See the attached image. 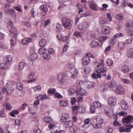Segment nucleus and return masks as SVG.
<instances>
[{
  "instance_id": "nucleus-15",
  "label": "nucleus",
  "mask_w": 133,
  "mask_h": 133,
  "mask_svg": "<svg viewBox=\"0 0 133 133\" xmlns=\"http://www.w3.org/2000/svg\"><path fill=\"white\" fill-rule=\"evenodd\" d=\"M120 104L122 109L126 110L128 109V104L124 101L122 100L120 102Z\"/></svg>"
},
{
  "instance_id": "nucleus-40",
  "label": "nucleus",
  "mask_w": 133,
  "mask_h": 133,
  "mask_svg": "<svg viewBox=\"0 0 133 133\" xmlns=\"http://www.w3.org/2000/svg\"><path fill=\"white\" fill-rule=\"evenodd\" d=\"M38 52L39 54L43 55L44 54L46 53V50L44 48H40L38 50Z\"/></svg>"
},
{
  "instance_id": "nucleus-32",
  "label": "nucleus",
  "mask_w": 133,
  "mask_h": 133,
  "mask_svg": "<svg viewBox=\"0 0 133 133\" xmlns=\"http://www.w3.org/2000/svg\"><path fill=\"white\" fill-rule=\"evenodd\" d=\"M54 26L55 27L56 31H59L61 29L62 27V25L59 23H57Z\"/></svg>"
},
{
  "instance_id": "nucleus-6",
  "label": "nucleus",
  "mask_w": 133,
  "mask_h": 133,
  "mask_svg": "<svg viewBox=\"0 0 133 133\" xmlns=\"http://www.w3.org/2000/svg\"><path fill=\"white\" fill-rule=\"evenodd\" d=\"M91 56L92 57L93 56L91 54H87L85 56L82 58V63L83 64L84 66H86L90 62V59L89 57Z\"/></svg>"
},
{
  "instance_id": "nucleus-11",
  "label": "nucleus",
  "mask_w": 133,
  "mask_h": 133,
  "mask_svg": "<svg viewBox=\"0 0 133 133\" xmlns=\"http://www.w3.org/2000/svg\"><path fill=\"white\" fill-rule=\"evenodd\" d=\"M8 5H6L5 6L6 8L5 9V13L6 14H9L11 15H14L15 14L14 10L10 8H7Z\"/></svg>"
},
{
  "instance_id": "nucleus-5",
  "label": "nucleus",
  "mask_w": 133,
  "mask_h": 133,
  "mask_svg": "<svg viewBox=\"0 0 133 133\" xmlns=\"http://www.w3.org/2000/svg\"><path fill=\"white\" fill-rule=\"evenodd\" d=\"M133 23L132 21L128 22L127 26L126 27V29L129 35L133 36V28L131 26Z\"/></svg>"
},
{
  "instance_id": "nucleus-29",
  "label": "nucleus",
  "mask_w": 133,
  "mask_h": 133,
  "mask_svg": "<svg viewBox=\"0 0 133 133\" xmlns=\"http://www.w3.org/2000/svg\"><path fill=\"white\" fill-rule=\"evenodd\" d=\"M24 87L23 84L21 83H18L16 85V88L19 91H22Z\"/></svg>"
},
{
  "instance_id": "nucleus-13",
  "label": "nucleus",
  "mask_w": 133,
  "mask_h": 133,
  "mask_svg": "<svg viewBox=\"0 0 133 133\" xmlns=\"http://www.w3.org/2000/svg\"><path fill=\"white\" fill-rule=\"evenodd\" d=\"M69 117L68 114L66 113H63L60 118V121L62 122H64L68 119Z\"/></svg>"
},
{
  "instance_id": "nucleus-51",
  "label": "nucleus",
  "mask_w": 133,
  "mask_h": 133,
  "mask_svg": "<svg viewBox=\"0 0 133 133\" xmlns=\"http://www.w3.org/2000/svg\"><path fill=\"white\" fill-rule=\"evenodd\" d=\"M54 96L55 97H56L58 98H62L63 96L59 93L56 92L55 93Z\"/></svg>"
},
{
  "instance_id": "nucleus-20",
  "label": "nucleus",
  "mask_w": 133,
  "mask_h": 133,
  "mask_svg": "<svg viewBox=\"0 0 133 133\" xmlns=\"http://www.w3.org/2000/svg\"><path fill=\"white\" fill-rule=\"evenodd\" d=\"M30 52L32 54L31 55L30 59L32 61H34L37 58V55L35 52H33L34 51H30Z\"/></svg>"
},
{
  "instance_id": "nucleus-56",
  "label": "nucleus",
  "mask_w": 133,
  "mask_h": 133,
  "mask_svg": "<svg viewBox=\"0 0 133 133\" xmlns=\"http://www.w3.org/2000/svg\"><path fill=\"white\" fill-rule=\"evenodd\" d=\"M56 91V89L53 88L50 89L48 92V94L49 93L51 94H54Z\"/></svg>"
},
{
  "instance_id": "nucleus-17",
  "label": "nucleus",
  "mask_w": 133,
  "mask_h": 133,
  "mask_svg": "<svg viewBox=\"0 0 133 133\" xmlns=\"http://www.w3.org/2000/svg\"><path fill=\"white\" fill-rule=\"evenodd\" d=\"M89 7L92 10H96L98 9L97 5L93 2H91L89 3Z\"/></svg>"
},
{
  "instance_id": "nucleus-34",
  "label": "nucleus",
  "mask_w": 133,
  "mask_h": 133,
  "mask_svg": "<svg viewBox=\"0 0 133 133\" xmlns=\"http://www.w3.org/2000/svg\"><path fill=\"white\" fill-rule=\"evenodd\" d=\"M59 104L61 106L64 107H66L68 105L67 102L63 100L60 101Z\"/></svg>"
},
{
  "instance_id": "nucleus-52",
  "label": "nucleus",
  "mask_w": 133,
  "mask_h": 133,
  "mask_svg": "<svg viewBox=\"0 0 133 133\" xmlns=\"http://www.w3.org/2000/svg\"><path fill=\"white\" fill-rule=\"evenodd\" d=\"M34 133H40V129L37 126L35 127L34 128Z\"/></svg>"
},
{
  "instance_id": "nucleus-43",
  "label": "nucleus",
  "mask_w": 133,
  "mask_h": 133,
  "mask_svg": "<svg viewBox=\"0 0 133 133\" xmlns=\"http://www.w3.org/2000/svg\"><path fill=\"white\" fill-rule=\"evenodd\" d=\"M108 37L107 36H102L99 39V42L102 43H103L104 41L107 40Z\"/></svg>"
},
{
  "instance_id": "nucleus-60",
  "label": "nucleus",
  "mask_w": 133,
  "mask_h": 133,
  "mask_svg": "<svg viewBox=\"0 0 133 133\" xmlns=\"http://www.w3.org/2000/svg\"><path fill=\"white\" fill-rule=\"evenodd\" d=\"M121 80L124 83L127 84H128L130 82L129 80L126 79L122 78L121 79Z\"/></svg>"
},
{
  "instance_id": "nucleus-58",
  "label": "nucleus",
  "mask_w": 133,
  "mask_h": 133,
  "mask_svg": "<svg viewBox=\"0 0 133 133\" xmlns=\"http://www.w3.org/2000/svg\"><path fill=\"white\" fill-rule=\"evenodd\" d=\"M4 106L6 107V109L7 110H10L11 108V106L10 104L9 103L4 104Z\"/></svg>"
},
{
  "instance_id": "nucleus-2",
  "label": "nucleus",
  "mask_w": 133,
  "mask_h": 133,
  "mask_svg": "<svg viewBox=\"0 0 133 133\" xmlns=\"http://www.w3.org/2000/svg\"><path fill=\"white\" fill-rule=\"evenodd\" d=\"M86 92L85 90L81 87L77 89V97L78 99V103H80L83 101L82 96L85 95Z\"/></svg>"
},
{
  "instance_id": "nucleus-53",
  "label": "nucleus",
  "mask_w": 133,
  "mask_h": 133,
  "mask_svg": "<svg viewBox=\"0 0 133 133\" xmlns=\"http://www.w3.org/2000/svg\"><path fill=\"white\" fill-rule=\"evenodd\" d=\"M35 91H38L41 89V88L40 86L38 85L33 88Z\"/></svg>"
},
{
  "instance_id": "nucleus-16",
  "label": "nucleus",
  "mask_w": 133,
  "mask_h": 133,
  "mask_svg": "<svg viewBox=\"0 0 133 133\" xmlns=\"http://www.w3.org/2000/svg\"><path fill=\"white\" fill-rule=\"evenodd\" d=\"M133 120V116L131 115L127 116L122 119V121L124 123H126Z\"/></svg>"
},
{
  "instance_id": "nucleus-8",
  "label": "nucleus",
  "mask_w": 133,
  "mask_h": 133,
  "mask_svg": "<svg viewBox=\"0 0 133 133\" xmlns=\"http://www.w3.org/2000/svg\"><path fill=\"white\" fill-rule=\"evenodd\" d=\"M3 92L6 93L7 94L9 95L11 94L14 91L13 87H9L5 86L3 90Z\"/></svg>"
},
{
  "instance_id": "nucleus-38",
  "label": "nucleus",
  "mask_w": 133,
  "mask_h": 133,
  "mask_svg": "<svg viewBox=\"0 0 133 133\" xmlns=\"http://www.w3.org/2000/svg\"><path fill=\"white\" fill-rule=\"evenodd\" d=\"M93 105L96 108H99L102 107L103 105L99 102L96 101L93 103Z\"/></svg>"
},
{
  "instance_id": "nucleus-61",
  "label": "nucleus",
  "mask_w": 133,
  "mask_h": 133,
  "mask_svg": "<svg viewBox=\"0 0 133 133\" xmlns=\"http://www.w3.org/2000/svg\"><path fill=\"white\" fill-rule=\"evenodd\" d=\"M22 7L21 5H20L19 6H16L15 8V9L17 11L22 13Z\"/></svg>"
},
{
  "instance_id": "nucleus-7",
  "label": "nucleus",
  "mask_w": 133,
  "mask_h": 133,
  "mask_svg": "<svg viewBox=\"0 0 133 133\" xmlns=\"http://www.w3.org/2000/svg\"><path fill=\"white\" fill-rule=\"evenodd\" d=\"M89 27L88 23L86 21H83L79 24L78 29L81 30L87 29Z\"/></svg>"
},
{
  "instance_id": "nucleus-26",
  "label": "nucleus",
  "mask_w": 133,
  "mask_h": 133,
  "mask_svg": "<svg viewBox=\"0 0 133 133\" xmlns=\"http://www.w3.org/2000/svg\"><path fill=\"white\" fill-rule=\"evenodd\" d=\"M73 123L72 121H68L65 122L64 125L66 128L70 127L73 125Z\"/></svg>"
},
{
  "instance_id": "nucleus-49",
  "label": "nucleus",
  "mask_w": 133,
  "mask_h": 133,
  "mask_svg": "<svg viewBox=\"0 0 133 133\" xmlns=\"http://www.w3.org/2000/svg\"><path fill=\"white\" fill-rule=\"evenodd\" d=\"M69 94L70 95L73 96L75 93V90L73 89L70 88L68 90Z\"/></svg>"
},
{
  "instance_id": "nucleus-1",
  "label": "nucleus",
  "mask_w": 133,
  "mask_h": 133,
  "mask_svg": "<svg viewBox=\"0 0 133 133\" xmlns=\"http://www.w3.org/2000/svg\"><path fill=\"white\" fill-rule=\"evenodd\" d=\"M104 62L102 59L96 61L93 63L94 65H96L95 67L96 72L97 74L93 73L92 75V77L96 79L98 78H101L102 73H104L107 71V69L104 67Z\"/></svg>"
},
{
  "instance_id": "nucleus-47",
  "label": "nucleus",
  "mask_w": 133,
  "mask_h": 133,
  "mask_svg": "<svg viewBox=\"0 0 133 133\" xmlns=\"http://www.w3.org/2000/svg\"><path fill=\"white\" fill-rule=\"evenodd\" d=\"M124 36V35L123 33H119L114 35L113 36V37L114 38H116L118 37H123Z\"/></svg>"
},
{
  "instance_id": "nucleus-50",
  "label": "nucleus",
  "mask_w": 133,
  "mask_h": 133,
  "mask_svg": "<svg viewBox=\"0 0 133 133\" xmlns=\"http://www.w3.org/2000/svg\"><path fill=\"white\" fill-rule=\"evenodd\" d=\"M50 58V55L46 52L43 55V59L46 60H49Z\"/></svg>"
},
{
  "instance_id": "nucleus-55",
  "label": "nucleus",
  "mask_w": 133,
  "mask_h": 133,
  "mask_svg": "<svg viewBox=\"0 0 133 133\" xmlns=\"http://www.w3.org/2000/svg\"><path fill=\"white\" fill-rule=\"evenodd\" d=\"M116 38H114L113 36L110 42V44L112 45H114L116 43Z\"/></svg>"
},
{
  "instance_id": "nucleus-46",
  "label": "nucleus",
  "mask_w": 133,
  "mask_h": 133,
  "mask_svg": "<svg viewBox=\"0 0 133 133\" xmlns=\"http://www.w3.org/2000/svg\"><path fill=\"white\" fill-rule=\"evenodd\" d=\"M26 65L25 63L24 62H21L19 63L18 66L19 69L21 70Z\"/></svg>"
},
{
  "instance_id": "nucleus-14",
  "label": "nucleus",
  "mask_w": 133,
  "mask_h": 133,
  "mask_svg": "<svg viewBox=\"0 0 133 133\" xmlns=\"http://www.w3.org/2000/svg\"><path fill=\"white\" fill-rule=\"evenodd\" d=\"M60 81L61 83L67 82L68 79V77L66 74H62Z\"/></svg>"
},
{
  "instance_id": "nucleus-18",
  "label": "nucleus",
  "mask_w": 133,
  "mask_h": 133,
  "mask_svg": "<svg viewBox=\"0 0 133 133\" xmlns=\"http://www.w3.org/2000/svg\"><path fill=\"white\" fill-rule=\"evenodd\" d=\"M4 61L6 64H9L12 62V57L10 55H7L4 58Z\"/></svg>"
},
{
  "instance_id": "nucleus-4",
  "label": "nucleus",
  "mask_w": 133,
  "mask_h": 133,
  "mask_svg": "<svg viewBox=\"0 0 133 133\" xmlns=\"http://www.w3.org/2000/svg\"><path fill=\"white\" fill-rule=\"evenodd\" d=\"M72 23L73 22L71 19L67 18L64 19L62 22L63 26L68 29L71 28Z\"/></svg>"
},
{
  "instance_id": "nucleus-9",
  "label": "nucleus",
  "mask_w": 133,
  "mask_h": 133,
  "mask_svg": "<svg viewBox=\"0 0 133 133\" xmlns=\"http://www.w3.org/2000/svg\"><path fill=\"white\" fill-rule=\"evenodd\" d=\"M116 99L114 96L110 97L108 100V103L110 106L114 105L116 104Z\"/></svg>"
},
{
  "instance_id": "nucleus-62",
  "label": "nucleus",
  "mask_w": 133,
  "mask_h": 133,
  "mask_svg": "<svg viewBox=\"0 0 133 133\" xmlns=\"http://www.w3.org/2000/svg\"><path fill=\"white\" fill-rule=\"evenodd\" d=\"M95 107L93 106H91L90 108V112L91 113H94L96 111V109Z\"/></svg>"
},
{
  "instance_id": "nucleus-31",
  "label": "nucleus",
  "mask_w": 133,
  "mask_h": 133,
  "mask_svg": "<svg viewBox=\"0 0 133 133\" xmlns=\"http://www.w3.org/2000/svg\"><path fill=\"white\" fill-rule=\"evenodd\" d=\"M40 9L44 11V13H42V15L43 16L45 15L48 11V9L44 5H41L40 7Z\"/></svg>"
},
{
  "instance_id": "nucleus-30",
  "label": "nucleus",
  "mask_w": 133,
  "mask_h": 133,
  "mask_svg": "<svg viewBox=\"0 0 133 133\" xmlns=\"http://www.w3.org/2000/svg\"><path fill=\"white\" fill-rule=\"evenodd\" d=\"M115 18L117 19L120 21H122L124 19V17L122 14H117L115 16Z\"/></svg>"
},
{
  "instance_id": "nucleus-33",
  "label": "nucleus",
  "mask_w": 133,
  "mask_h": 133,
  "mask_svg": "<svg viewBox=\"0 0 133 133\" xmlns=\"http://www.w3.org/2000/svg\"><path fill=\"white\" fill-rule=\"evenodd\" d=\"M125 125L126 126L128 127V128H126L125 130L126 132H130L131 131V128L133 127V125H131L129 123H127Z\"/></svg>"
},
{
  "instance_id": "nucleus-36",
  "label": "nucleus",
  "mask_w": 133,
  "mask_h": 133,
  "mask_svg": "<svg viewBox=\"0 0 133 133\" xmlns=\"http://www.w3.org/2000/svg\"><path fill=\"white\" fill-rule=\"evenodd\" d=\"M101 87V89L103 92L107 90L108 88V85L107 84H102Z\"/></svg>"
},
{
  "instance_id": "nucleus-25",
  "label": "nucleus",
  "mask_w": 133,
  "mask_h": 133,
  "mask_svg": "<svg viewBox=\"0 0 133 133\" xmlns=\"http://www.w3.org/2000/svg\"><path fill=\"white\" fill-rule=\"evenodd\" d=\"M10 32L11 35L14 34V35L16 36L17 33L16 29L13 27H11L10 29Z\"/></svg>"
},
{
  "instance_id": "nucleus-22",
  "label": "nucleus",
  "mask_w": 133,
  "mask_h": 133,
  "mask_svg": "<svg viewBox=\"0 0 133 133\" xmlns=\"http://www.w3.org/2000/svg\"><path fill=\"white\" fill-rule=\"evenodd\" d=\"M127 54L128 57L130 58H133V49H128L127 51Z\"/></svg>"
},
{
  "instance_id": "nucleus-23",
  "label": "nucleus",
  "mask_w": 133,
  "mask_h": 133,
  "mask_svg": "<svg viewBox=\"0 0 133 133\" xmlns=\"http://www.w3.org/2000/svg\"><path fill=\"white\" fill-rule=\"evenodd\" d=\"M38 98L40 99V100L43 101L45 99H48L49 98V97L47 96L46 94L44 95H40L36 98V99H38Z\"/></svg>"
},
{
  "instance_id": "nucleus-37",
  "label": "nucleus",
  "mask_w": 133,
  "mask_h": 133,
  "mask_svg": "<svg viewBox=\"0 0 133 133\" xmlns=\"http://www.w3.org/2000/svg\"><path fill=\"white\" fill-rule=\"evenodd\" d=\"M17 39L16 36L13 35V37L10 40V43L12 46L14 45L16 43Z\"/></svg>"
},
{
  "instance_id": "nucleus-57",
  "label": "nucleus",
  "mask_w": 133,
  "mask_h": 133,
  "mask_svg": "<svg viewBox=\"0 0 133 133\" xmlns=\"http://www.w3.org/2000/svg\"><path fill=\"white\" fill-rule=\"evenodd\" d=\"M107 85L109 88H112L115 87L116 85V84L115 83H109Z\"/></svg>"
},
{
  "instance_id": "nucleus-35",
  "label": "nucleus",
  "mask_w": 133,
  "mask_h": 133,
  "mask_svg": "<svg viewBox=\"0 0 133 133\" xmlns=\"http://www.w3.org/2000/svg\"><path fill=\"white\" fill-rule=\"evenodd\" d=\"M99 21L100 24H104L107 23V19L105 18L101 17L99 18Z\"/></svg>"
},
{
  "instance_id": "nucleus-24",
  "label": "nucleus",
  "mask_w": 133,
  "mask_h": 133,
  "mask_svg": "<svg viewBox=\"0 0 133 133\" xmlns=\"http://www.w3.org/2000/svg\"><path fill=\"white\" fill-rule=\"evenodd\" d=\"M43 119L45 122L48 123H51L52 121V118L48 116L44 117Z\"/></svg>"
},
{
  "instance_id": "nucleus-45",
  "label": "nucleus",
  "mask_w": 133,
  "mask_h": 133,
  "mask_svg": "<svg viewBox=\"0 0 133 133\" xmlns=\"http://www.w3.org/2000/svg\"><path fill=\"white\" fill-rule=\"evenodd\" d=\"M46 43V41L45 39H41L39 42V44L41 47L44 46Z\"/></svg>"
},
{
  "instance_id": "nucleus-21",
  "label": "nucleus",
  "mask_w": 133,
  "mask_h": 133,
  "mask_svg": "<svg viewBox=\"0 0 133 133\" xmlns=\"http://www.w3.org/2000/svg\"><path fill=\"white\" fill-rule=\"evenodd\" d=\"M77 128L75 125L70 127L69 130L70 133H75L77 130Z\"/></svg>"
},
{
  "instance_id": "nucleus-59",
  "label": "nucleus",
  "mask_w": 133,
  "mask_h": 133,
  "mask_svg": "<svg viewBox=\"0 0 133 133\" xmlns=\"http://www.w3.org/2000/svg\"><path fill=\"white\" fill-rule=\"evenodd\" d=\"M107 64L108 66H110L113 63V61L111 59H108L107 61Z\"/></svg>"
},
{
  "instance_id": "nucleus-10",
  "label": "nucleus",
  "mask_w": 133,
  "mask_h": 133,
  "mask_svg": "<svg viewBox=\"0 0 133 133\" xmlns=\"http://www.w3.org/2000/svg\"><path fill=\"white\" fill-rule=\"evenodd\" d=\"M125 90L121 85H119L116 88V92L117 94H122L125 92Z\"/></svg>"
},
{
  "instance_id": "nucleus-64",
  "label": "nucleus",
  "mask_w": 133,
  "mask_h": 133,
  "mask_svg": "<svg viewBox=\"0 0 133 133\" xmlns=\"http://www.w3.org/2000/svg\"><path fill=\"white\" fill-rule=\"evenodd\" d=\"M74 35L78 37H81V35L80 33L79 32H74Z\"/></svg>"
},
{
  "instance_id": "nucleus-44",
  "label": "nucleus",
  "mask_w": 133,
  "mask_h": 133,
  "mask_svg": "<svg viewBox=\"0 0 133 133\" xmlns=\"http://www.w3.org/2000/svg\"><path fill=\"white\" fill-rule=\"evenodd\" d=\"M90 121V119L88 118L85 120L84 122L85 124L83 125V127L85 128H87L89 127V125H88L89 122Z\"/></svg>"
},
{
  "instance_id": "nucleus-39",
  "label": "nucleus",
  "mask_w": 133,
  "mask_h": 133,
  "mask_svg": "<svg viewBox=\"0 0 133 133\" xmlns=\"http://www.w3.org/2000/svg\"><path fill=\"white\" fill-rule=\"evenodd\" d=\"M125 43L123 42H120L118 44V47L120 49H123L125 48Z\"/></svg>"
},
{
  "instance_id": "nucleus-28",
  "label": "nucleus",
  "mask_w": 133,
  "mask_h": 133,
  "mask_svg": "<svg viewBox=\"0 0 133 133\" xmlns=\"http://www.w3.org/2000/svg\"><path fill=\"white\" fill-rule=\"evenodd\" d=\"M99 43L95 41H92L90 44V46L92 48H96L99 45Z\"/></svg>"
},
{
  "instance_id": "nucleus-19",
  "label": "nucleus",
  "mask_w": 133,
  "mask_h": 133,
  "mask_svg": "<svg viewBox=\"0 0 133 133\" xmlns=\"http://www.w3.org/2000/svg\"><path fill=\"white\" fill-rule=\"evenodd\" d=\"M70 72L72 75L71 78H74L75 77L78 73L77 70L74 68L71 69Z\"/></svg>"
},
{
  "instance_id": "nucleus-27",
  "label": "nucleus",
  "mask_w": 133,
  "mask_h": 133,
  "mask_svg": "<svg viewBox=\"0 0 133 133\" xmlns=\"http://www.w3.org/2000/svg\"><path fill=\"white\" fill-rule=\"evenodd\" d=\"M32 41V39L30 38H26L23 39L22 42V44L24 45L27 44Z\"/></svg>"
},
{
  "instance_id": "nucleus-48",
  "label": "nucleus",
  "mask_w": 133,
  "mask_h": 133,
  "mask_svg": "<svg viewBox=\"0 0 133 133\" xmlns=\"http://www.w3.org/2000/svg\"><path fill=\"white\" fill-rule=\"evenodd\" d=\"M14 82L11 81H8L6 83L5 86L9 87H12L14 86Z\"/></svg>"
},
{
  "instance_id": "nucleus-12",
  "label": "nucleus",
  "mask_w": 133,
  "mask_h": 133,
  "mask_svg": "<svg viewBox=\"0 0 133 133\" xmlns=\"http://www.w3.org/2000/svg\"><path fill=\"white\" fill-rule=\"evenodd\" d=\"M110 29L107 26H103L102 27V32L104 35H108L109 33Z\"/></svg>"
},
{
  "instance_id": "nucleus-3",
  "label": "nucleus",
  "mask_w": 133,
  "mask_h": 133,
  "mask_svg": "<svg viewBox=\"0 0 133 133\" xmlns=\"http://www.w3.org/2000/svg\"><path fill=\"white\" fill-rule=\"evenodd\" d=\"M94 119L96 121V122L92 124L93 127L94 128H98L101 127L103 122V119L100 116H97L94 117Z\"/></svg>"
},
{
  "instance_id": "nucleus-54",
  "label": "nucleus",
  "mask_w": 133,
  "mask_h": 133,
  "mask_svg": "<svg viewBox=\"0 0 133 133\" xmlns=\"http://www.w3.org/2000/svg\"><path fill=\"white\" fill-rule=\"evenodd\" d=\"M7 68V65L5 63H2L0 64V69H5Z\"/></svg>"
},
{
  "instance_id": "nucleus-63",
  "label": "nucleus",
  "mask_w": 133,
  "mask_h": 133,
  "mask_svg": "<svg viewBox=\"0 0 133 133\" xmlns=\"http://www.w3.org/2000/svg\"><path fill=\"white\" fill-rule=\"evenodd\" d=\"M50 19H47L45 20L44 23V26L45 27L47 25L50 24Z\"/></svg>"
},
{
  "instance_id": "nucleus-41",
  "label": "nucleus",
  "mask_w": 133,
  "mask_h": 133,
  "mask_svg": "<svg viewBox=\"0 0 133 133\" xmlns=\"http://www.w3.org/2000/svg\"><path fill=\"white\" fill-rule=\"evenodd\" d=\"M122 71L124 73H127L128 72L129 69V67L127 65L123 66L121 68Z\"/></svg>"
},
{
  "instance_id": "nucleus-42",
  "label": "nucleus",
  "mask_w": 133,
  "mask_h": 133,
  "mask_svg": "<svg viewBox=\"0 0 133 133\" xmlns=\"http://www.w3.org/2000/svg\"><path fill=\"white\" fill-rule=\"evenodd\" d=\"M84 84V82L83 80H81L79 81H77L76 82V85L77 87H79Z\"/></svg>"
}]
</instances>
